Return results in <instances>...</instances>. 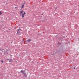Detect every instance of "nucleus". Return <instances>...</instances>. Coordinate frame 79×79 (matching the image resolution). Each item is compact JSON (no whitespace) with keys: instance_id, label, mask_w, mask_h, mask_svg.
Instances as JSON below:
<instances>
[{"instance_id":"18","label":"nucleus","mask_w":79,"mask_h":79,"mask_svg":"<svg viewBox=\"0 0 79 79\" xmlns=\"http://www.w3.org/2000/svg\"><path fill=\"white\" fill-rule=\"evenodd\" d=\"M24 4H25V3H23V5H24Z\"/></svg>"},{"instance_id":"20","label":"nucleus","mask_w":79,"mask_h":79,"mask_svg":"<svg viewBox=\"0 0 79 79\" xmlns=\"http://www.w3.org/2000/svg\"><path fill=\"white\" fill-rule=\"evenodd\" d=\"M41 15H43V13H42Z\"/></svg>"},{"instance_id":"7","label":"nucleus","mask_w":79,"mask_h":79,"mask_svg":"<svg viewBox=\"0 0 79 79\" xmlns=\"http://www.w3.org/2000/svg\"><path fill=\"white\" fill-rule=\"evenodd\" d=\"M20 14L21 15V14H22V13H23V11L22 10V11H20Z\"/></svg>"},{"instance_id":"16","label":"nucleus","mask_w":79,"mask_h":79,"mask_svg":"<svg viewBox=\"0 0 79 79\" xmlns=\"http://www.w3.org/2000/svg\"><path fill=\"white\" fill-rule=\"evenodd\" d=\"M24 15H26V12H24L23 14Z\"/></svg>"},{"instance_id":"26","label":"nucleus","mask_w":79,"mask_h":79,"mask_svg":"<svg viewBox=\"0 0 79 79\" xmlns=\"http://www.w3.org/2000/svg\"><path fill=\"white\" fill-rule=\"evenodd\" d=\"M11 43H12V42H11Z\"/></svg>"},{"instance_id":"13","label":"nucleus","mask_w":79,"mask_h":79,"mask_svg":"<svg viewBox=\"0 0 79 79\" xmlns=\"http://www.w3.org/2000/svg\"><path fill=\"white\" fill-rule=\"evenodd\" d=\"M1 62H2V63H4V62H3V60H1Z\"/></svg>"},{"instance_id":"15","label":"nucleus","mask_w":79,"mask_h":79,"mask_svg":"<svg viewBox=\"0 0 79 79\" xmlns=\"http://www.w3.org/2000/svg\"><path fill=\"white\" fill-rule=\"evenodd\" d=\"M15 9H16V8H17L16 10H18V8L17 7H15Z\"/></svg>"},{"instance_id":"24","label":"nucleus","mask_w":79,"mask_h":79,"mask_svg":"<svg viewBox=\"0 0 79 79\" xmlns=\"http://www.w3.org/2000/svg\"><path fill=\"white\" fill-rule=\"evenodd\" d=\"M7 60H9V59H7Z\"/></svg>"},{"instance_id":"14","label":"nucleus","mask_w":79,"mask_h":79,"mask_svg":"<svg viewBox=\"0 0 79 79\" xmlns=\"http://www.w3.org/2000/svg\"><path fill=\"white\" fill-rule=\"evenodd\" d=\"M5 52H6V54H8V55H9V54H8V51H6Z\"/></svg>"},{"instance_id":"4","label":"nucleus","mask_w":79,"mask_h":79,"mask_svg":"<svg viewBox=\"0 0 79 79\" xmlns=\"http://www.w3.org/2000/svg\"><path fill=\"white\" fill-rule=\"evenodd\" d=\"M12 61H13V60L12 58L9 60V63H11V62H12Z\"/></svg>"},{"instance_id":"19","label":"nucleus","mask_w":79,"mask_h":79,"mask_svg":"<svg viewBox=\"0 0 79 79\" xmlns=\"http://www.w3.org/2000/svg\"><path fill=\"white\" fill-rule=\"evenodd\" d=\"M73 69H75V68H74Z\"/></svg>"},{"instance_id":"8","label":"nucleus","mask_w":79,"mask_h":79,"mask_svg":"<svg viewBox=\"0 0 79 79\" xmlns=\"http://www.w3.org/2000/svg\"><path fill=\"white\" fill-rule=\"evenodd\" d=\"M24 14H23L22 15V17L23 18H24Z\"/></svg>"},{"instance_id":"1","label":"nucleus","mask_w":79,"mask_h":79,"mask_svg":"<svg viewBox=\"0 0 79 79\" xmlns=\"http://www.w3.org/2000/svg\"><path fill=\"white\" fill-rule=\"evenodd\" d=\"M25 72V70H21V71H20V73H22H22H23V74H24L25 73H24Z\"/></svg>"},{"instance_id":"3","label":"nucleus","mask_w":79,"mask_h":79,"mask_svg":"<svg viewBox=\"0 0 79 79\" xmlns=\"http://www.w3.org/2000/svg\"><path fill=\"white\" fill-rule=\"evenodd\" d=\"M27 42L29 43V42H31V39H29L26 41Z\"/></svg>"},{"instance_id":"9","label":"nucleus","mask_w":79,"mask_h":79,"mask_svg":"<svg viewBox=\"0 0 79 79\" xmlns=\"http://www.w3.org/2000/svg\"><path fill=\"white\" fill-rule=\"evenodd\" d=\"M21 31V29H20V27H19L18 30V31Z\"/></svg>"},{"instance_id":"21","label":"nucleus","mask_w":79,"mask_h":79,"mask_svg":"<svg viewBox=\"0 0 79 79\" xmlns=\"http://www.w3.org/2000/svg\"><path fill=\"white\" fill-rule=\"evenodd\" d=\"M4 53H5V51H4Z\"/></svg>"},{"instance_id":"25","label":"nucleus","mask_w":79,"mask_h":79,"mask_svg":"<svg viewBox=\"0 0 79 79\" xmlns=\"http://www.w3.org/2000/svg\"><path fill=\"white\" fill-rule=\"evenodd\" d=\"M28 79H29V77H28Z\"/></svg>"},{"instance_id":"12","label":"nucleus","mask_w":79,"mask_h":79,"mask_svg":"<svg viewBox=\"0 0 79 79\" xmlns=\"http://www.w3.org/2000/svg\"><path fill=\"white\" fill-rule=\"evenodd\" d=\"M9 49H6V52H8V51L9 50Z\"/></svg>"},{"instance_id":"10","label":"nucleus","mask_w":79,"mask_h":79,"mask_svg":"<svg viewBox=\"0 0 79 79\" xmlns=\"http://www.w3.org/2000/svg\"><path fill=\"white\" fill-rule=\"evenodd\" d=\"M0 51H2V50H4V49H2L1 48H0Z\"/></svg>"},{"instance_id":"17","label":"nucleus","mask_w":79,"mask_h":79,"mask_svg":"<svg viewBox=\"0 0 79 79\" xmlns=\"http://www.w3.org/2000/svg\"><path fill=\"white\" fill-rule=\"evenodd\" d=\"M63 37H64V38L65 37V36H64Z\"/></svg>"},{"instance_id":"11","label":"nucleus","mask_w":79,"mask_h":79,"mask_svg":"<svg viewBox=\"0 0 79 79\" xmlns=\"http://www.w3.org/2000/svg\"><path fill=\"white\" fill-rule=\"evenodd\" d=\"M24 76L25 77H26V73H25L24 74Z\"/></svg>"},{"instance_id":"22","label":"nucleus","mask_w":79,"mask_h":79,"mask_svg":"<svg viewBox=\"0 0 79 79\" xmlns=\"http://www.w3.org/2000/svg\"><path fill=\"white\" fill-rule=\"evenodd\" d=\"M1 52H3V51H1Z\"/></svg>"},{"instance_id":"5","label":"nucleus","mask_w":79,"mask_h":79,"mask_svg":"<svg viewBox=\"0 0 79 79\" xmlns=\"http://www.w3.org/2000/svg\"><path fill=\"white\" fill-rule=\"evenodd\" d=\"M24 5L23 4L22 5V7H21V8H24Z\"/></svg>"},{"instance_id":"6","label":"nucleus","mask_w":79,"mask_h":79,"mask_svg":"<svg viewBox=\"0 0 79 79\" xmlns=\"http://www.w3.org/2000/svg\"><path fill=\"white\" fill-rule=\"evenodd\" d=\"M2 10L0 11V15L1 16L2 15Z\"/></svg>"},{"instance_id":"23","label":"nucleus","mask_w":79,"mask_h":79,"mask_svg":"<svg viewBox=\"0 0 79 79\" xmlns=\"http://www.w3.org/2000/svg\"><path fill=\"white\" fill-rule=\"evenodd\" d=\"M9 30H11V29H9Z\"/></svg>"},{"instance_id":"27","label":"nucleus","mask_w":79,"mask_h":79,"mask_svg":"<svg viewBox=\"0 0 79 79\" xmlns=\"http://www.w3.org/2000/svg\"><path fill=\"white\" fill-rule=\"evenodd\" d=\"M9 0V1H10V0Z\"/></svg>"},{"instance_id":"2","label":"nucleus","mask_w":79,"mask_h":79,"mask_svg":"<svg viewBox=\"0 0 79 79\" xmlns=\"http://www.w3.org/2000/svg\"><path fill=\"white\" fill-rule=\"evenodd\" d=\"M17 34L18 35H21V32L20 31H17Z\"/></svg>"}]
</instances>
